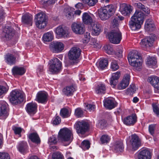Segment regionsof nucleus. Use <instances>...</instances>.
Here are the masks:
<instances>
[{"mask_svg": "<svg viewBox=\"0 0 159 159\" xmlns=\"http://www.w3.org/2000/svg\"><path fill=\"white\" fill-rule=\"evenodd\" d=\"M145 18L144 13L139 10H136L129 21V25L131 30L135 31L139 29L143 24Z\"/></svg>", "mask_w": 159, "mask_h": 159, "instance_id": "1", "label": "nucleus"}, {"mask_svg": "<svg viewBox=\"0 0 159 159\" xmlns=\"http://www.w3.org/2000/svg\"><path fill=\"white\" fill-rule=\"evenodd\" d=\"M141 59L140 55L136 50H133L130 52L128 56V60L129 64L139 71L142 68V62Z\"/></svg>", "mask_w": 159, "mask_h": 159, "instance_id": "2", "label": "nucleus"}, {"mask_svg": "<svg viewBox=\"0 0 159 159\" xmlns=\"http://www.w3.org/2000/svg\"><path fill=\"white\" fill-rule=\"evenodd\" d=\"M114 6L109 5L103 7L99 13V16L102 20H106L113 15L115 12Z\"/></svg>", "mask_w": 159, "mask_h": 159, "instance_id": "3", "label": "nucleus"}, {"mask_svg": "<svg viewBox=\"0 0 159 159\" xmlns=\"http://www.w3.org/2000/svg\"><path fill=\"white\" fill-rule=\"evenodd\" d=\"M72 133L71 131L67 128H63L60 130L58 134V139L62 141L67 142L68 145L72 141Z\"/></svg>", "mask_w": 159, "mask_h": 159, "instance_id": "4", "label": "nucleus"}, {"mask_svg": "<svg viewBox=\"0 0 159 159\" xmlns=\"http://www.w3.org/2000/svg\"><path fill=\"white\" fill-rule=\"evenodd\" d=\"M24 95L17 89L12 91L10 93V101L12 104H20L24 100Z\"/></svg>", "mask_w": 159, "mask_h": 159, "instance_id": "5", "label": "nucleus"}, {"mask_svg": "<svg viewBox=\"0 0 159 159\" xmlns=\"http://www.w3.org/2000/svg\"><path fill=\"white\" fill-rule=\"evenodd\" d=\"M20 52L15 49L10 51L5 56L4 60L5 62L8 65H12L15 64L16 59L19 57Z\"/></svg>", "mask_w": 159, "mask_h": 159, "instance_id": "6", "label": "nucleus"}, {"mask_svg": "<svg viewBox=\"0 0 159 159\" xmlns=\"http://www.w3.org/2000/svg\"><path fill=\"white\" fill-rule=\"evenodd\" d=\"M49 71L52 74H55L60 71L62 63L59 59L54 58L49 61Z\"/></svg>", "mask_w": 159, "mask_h": 159, "instance_id": "7", "label": "nucleus"}, {"mask_svg": "<svg viewBox=\"0 0 159 159\" xmlns=\"http://www.w3.org/2000/svg\"><path fill=\"white\" fill-rule=\"evenodd\" d=\"M35 17V22L36 27L39 29L44 28L47 23L45 15L40 12L36 15Z\"/></svg>", "mask_w": 159, "mask_h": 159, "instance_id": "8", "label": "nucleus"}, {"mask_svg": "<svg viewBox=\"0 0 159 159\" xmlns=\"http://www.w3.org/2000/svg\"><path fill=\"white\" fill-rule=\"evenodd\" d=\"M15 32V30L11 27L5 26L3 30L2 40L6 42L11 40L14 36Z\"/></svg>", "mask_w": 159, "mask_h": 159, "instance_id": "9", "label": "nucleus"}, {"mask_svg": "<svg viewBox=\"0 0 159 159\" xmlns=\"http://www.w3.org/2000/svg\"><path fill=\"white\" fill-rule=\"evenodd\" d=\"M108 39L110 41L114 43H119L121 39V34L119 29L112 30L108 34Z\"/></svg>", "mask_w": 159, "mask_h": 159, "instance_id": "10", "label": "nucleus"}, {"mask_svg": "<svg viewBox=\"0 0 159 159\" xmlns=\"http://www.w3.org/2000/svg\"><path fill=\"white\" fill-rule=\"evenodd\" d=\"M89 125L85 120L77 121L75 124V129L77 134H84L89 129Z\"/></svg>", "mask_w": 159, "mask_h": 159, "instance_id": "11", "label": "nucleus"}, {"mask_svg": "<svg viewBox=\"0 0 159 159\" xmlns=\"http://www.w3.org/2000/svg\"><path fill=\"white\" fill-rule=\"evenodd\" d=\"M154 35L150 36L142 39L140 43V45L143 49L147 50L153 46V43L155 39Z\"/></svg>", "mask_w": 159, "mask_h": 159, "instance_id": "12", "label": "nucleus"}, {"mask_svg": "<svg viewBox=\"0 0 159 159\" xmlns=\"http://www.w3.org/2000/svg\"><path fill=\"white\" fill-rule=\"evenodd\" d=\"M130 143L132 149L134 151L137 150L141 145V140L135 134H134L131 135Z\"/></svg>", "mask_w": 159, "mask_h": 159, "instance_id": "13", "label": "nucleus"}, {"mask_svg": "<svg viewBox=\"0 0 159 159\" xmlns=\"http://www.w3.org/2000/svg\"><path fill=\"white\" fill-rule=\"evenodd\" d=\"M48 94L44 91H39L37 93L35 100L39 103L45 104L48 100Z\"/></svg>", "mask_w": 159, "mask_h": 159, "instance_id": "14", "label": "nucleus"}, {"mask_svg": "<svg viewBox=\"0 0 159 159\" xmlns=\"http://www.w3.org/2000/svg\"><path fill=\"white\" fill-rule=\"evenodd\" d=\"M81 53L80 49L77 48H72L68 53V57L70 60L73 61H76L79 57Z\"/></svg>", "mask_w": 159, "mask_h": 159, "instance_id": "15", "label": "nucleus"}, {"mask_svg": "<svg viewBox=\"0 0 159 159\" xmlns=\"http://www.w3.org/2000/svg\"><path fill=\"white\" fill-rule=\"evenodd\" d=\"M68 28L64 25H61L54 30L56 35L58 37L66 36L68 34Z\"/></svg>", "mask_w": 159, "mask_h": 159, "instance_id": "16", "label": "nucleus"}, {"mask_svg": "<svg viewBox=\"0 0 159 159\" xmlns=\"http://www.w3.org/2000/svg\"><path fill=\"white\" fill-rule=\"evenodd\" d=\"M152 154L148 149H142L137 153L136 159H151Z\"/></svg>", "mask_w": 159, "mask_h": 159, "instance_id": "17", "label": "nucleus"}, {"mask_svg": "<svg viewBox=\"0 0 159 159\" xmlns=\"http://www.w3.org/2000/svg\"><path fill=\"white\" fill-rule=\"evenodd\" d=\"M120 10L122 15L128 16L132 11V7L130 5L123 3L120 5Z\"/></svg>", "mask_w": 159, "mask_h": 159, "instance_id": "18", "label": "nucleus"}, {"mask_svg": "<svg viewBox=\"0 0 159 159\" xmlns=\"http://www.w3.org/2000/svg\"><path fill=\"white\" fill-rule=\"evenodd\" d=\"M7 105L5 101H0V117H2L3 119H6L9 115L7 109Z\"/></svg>", "mask_w": 159, "mask_h": 159, "instance_id": "19", "label": "nucleus"}, {"mask_svg": "<svg viewBox=\"0 0 159 159\" xmlns=\"http://www.w3.org/2000/svg\"><path fill=\"white\" fill-rule=\"evenodd\" d=\"M137 121V116L135 114H132L124 118L123 122L126 125H133Z\"/></svg>", "mask_w": 159, "mask_h": 159, "instance_id": "20", "label": "nucleus"}, {"mask_svg": "<svg viewBox=\"0 0 159 159\" xmlns=\"http://www.w3.org/2000/svg\"><path fill=\"white\" fill-rule=\"evenodd\" d=\"M37 105L35 102H30L27 103L25 107L26 112L30 115H33L37 111Z\"/></svg>", "mask_w": 159, "mask_h": 159, "instance_id": "21", "label": "nucleus"}, {"mask_svg": "<svg viewBox=\"0 0 159 159\" xmlns=\"http://www.w3.org/2000/svg\"><path fill=\"white\" fill-rule=\"evenodd\" d=\"M130 76L128 74L125 75L121 82L118 85V88L120 90L125 89L129 84Z\"/></svg>", "mask_w": 159, "mask_h": 159, "instance_id": "22", "label": "nucleus"}, {"mask_svg": "<svg viewBox=\"0 0 159 159\" xmlns=\"http://www.w3.org/2000/svg\"><path fill=\"white\" fill-rule=\"evenodd\" d=\"M91 26L92 29V34L93 35L98 36L102 31V26L98 22H94Z\"/></svg>", "mask_w": 159, "mask_h": 159, "instance_id": "23", "label": "nucleus"}, {"mask_svg": "<svg viewBox=\"0 0 159 159\" xmlns=\"http://www.w3.org/2000/svg\"><path fill=\"white\" fill-rule=\"evenodd\" d=\"M71 28L73 31L76 34H82L84 32V28L80 23H73L71 25Z\"/></svg>", "mask_w": 159, "mask_h": 159, "instance_id": "24", "label": "nucleus"}, {"mask_svg": "<svg viewBox=\"0 0 159 159\" xmlns=\"http://www.w3.org/2000/svg\"><path fill=\"white\" fill-rule=\"evenodd\" d=\"M106 87L104 84L100 83L95 87V93L98 95H102L106 92Z\"/></svg>", "mask_w": 159, "mask_h": 159, "instance_id": "25", "label": "nucleus"}, {"mask_svg": "<svg viewBox=\"0 0 159 159\" xmlns=\"http://www.w3.org/2000/svg\"><path fill=\"white\" fill-rule=\"evenodd\" d=\"M120 72H117L112 74L111 77L110 79V85L113 88H114L118 82V80L120 76Z\"/></svg>", "mask_w": 159, "mask_h": 159, "instance_id": "26", "label": "nucleus"}, {"mask_svg": "<svg viewBox=\"0 0 159 159\" xmlns=\"http://www.w3.org/2000/svg\"><path fill=\"white\" fill-rule=\"evenodd\" d=\"M148 80L156 90H159V78L157 76H151L148 78Z\"/></svg>", "mask_w": 159, "mask_h": 159, "instance_id": "27", "label": "nucleus"}, {"mask_svg": "<svg viewBox=\"0 0 159 159\" xmlns=\"http://www.w3.org/2000/svg\"><path fill=\"white\" fill-rule=\"evenodd\" d=\"M104 106L107 109H111L116 106V104L113 99L108 98L104 101Z\"/></svg>", "mask_w": 159, "mask_h": 159, "instance_id": "28", "label": "nucleus"}, {"mask_svg": "<svg viewBox=\"0 0 159 159\" xmlns=\"http://www.w3.org/2000/svg\"><path fill=\"white\" fill-rule=\"evenodd\" d=\"M76 90V88L74 86L70 85L64 88L63 89V92L65 95L69 96L73 95Z\"/></svg>", "mask_w": 159, "mask_h": 159, "instance_id": "29", "label": "nucleus"}, {"mask_svg": "<svg viewBox=\"0 0 159 159\" xmlns=\"http://www.w3.org/2000/svg\"><path fill=\"white\" fill-rule=\"evenodd\" d=\"M27 137L33 143L37 144H39L40 143V139L36 133H30L28 134Z\"/></svg>", "mask_w": 159, "mask_h": 159, "instance_id": "30", "label": "nucleus"}, {"mask_svg": "<svg viewBox=\"0 0 159 159\" xmlns=\"http://www.w3.org/2000/svg\"><path fill=\"white\" fill-rule=\"evenodd\" d=\"M28 147L26 142L22 141L18 143L17 148L19 151L22 153L26 152L28 150Z\"/></svg>", "mask_w": 159, "mask_h": 159, "instance_id": "31", "label": "nucleus"}, {"mask_svg": "<svg viewBox=\"0 0 159 159\" xmlns=\"http://www.w3.org/2000/svg\"><path fill=\"white\" fill-rule=\"evenodd\" d=\"M13 74L15 75H22L26 72L25 69L23 67H19L17 66H14L12 69Z\"/></svg>", "mask_w": 159, "mask_h": 159, "instance_id": "32", "label": "nucleus"}, {"mask_svg": "<svg viewBox=\"0 0 159 159\" xmlns=\"http://www.w3.org/2000/svg\"><path fill=\"white\" fill-rule=\"evenodd\" d=\"M52 47L55 52L58 53L64 49V45L62 42H56L53 43Z\"/></svg>", "mask_w": 159, "mask_h": 159, "instance_id": "33", "label": "nucleus"}, {"mask_svg": "<svg viewBox=\"0 0 159 159\" xmlns=\"http://www.w3.org/2000/svg\"><path fill=\"white\" fill-rule=\"evenodd\" d=\"M82 20L85 24L91 25L94 22H93V19L90 15L87 12H84L82 15Z\"/></svg>", "mask_w": 159, "mask_h": 159, "instance_id": "34", "label": "nucleus"}, {"mask_svg": "<svg viewBox=\"0 0 159 159\" xmlns=\"http://www.w3.org/2000/svg\"><path fill=\"white\" fill-rule=\"evenodd\" d=\"M53 38V32L50 31L44 33L42 37V39L44 42H49L52 41Z\"/></svg>", "mask_w": 159, "mask_h": 159, "instance_id": "35", "label": "nucleus"}, {"mask_svg": "<svg viewBox=\"0 0 159 159\" xmlns=\"http://www.w3.org/2000/svg\"><path fill=\"white\" fill-rule=\"evenodd\" d=\"M108 64V61L106 58L101 59L99 62L96 63V65L98 68L102 70L104 69L107 67Z\"/></svg>", "mask_w": 159, "mask_h": 159, "instance_id": "36", "label": "nucleus"}, {"mask_svg": "<svg viewBox=\"0 0 159 159\" xmlns=\"http://www.w3.org/2000/svg\"><path fill=\"white\" fill-rule=\"evenodd\" d=\"M146 64L149 67L155 68L156 67V59L155 57L148 56L146 62Z\"/></svg>", "mask_w": 159, "mask_h": 159, "instance_id": "37", "label": "nucleus"}, {"mask_svg": "<svg viewBox=\"0 0 159 159\" xmlns=\"http://www.w3.org/2000/svg\"><path fill=\"white\" fill-rule=\"evenodd\" d=\"M22 22L23 23L27 25H32V17L29 14H25L22 16Z\"/></svg>", "mask_w": 159, "mask_h": 159, "instance_id": "38", "label": "nucleus"}, {"mask_svg": "<svg viewBox=\"0 0 159 159\" xmlns=\"http://www.w3.org/2000/svg\"><path fill=\"white\" fill-rule=\"evenodd\" d=\"M155 25L154 22L152 19L146 20L145 23V28L146 30H152L155 27Z\"/></svg>", "mask_w": 159, "mask_h": 159, "instance_id": "39", "label": "nucleus"}, {"mask_svg": "<svg viewBox=\"0 0 159 159\" xmlns=\"http://www.w3.org/2000/svg\"><path fill=\"white\" fill-rule=\"evenodd\" d=\"M124 148L122 143L119 141H116L114 145V150L116 152H121L123 150Z\"/></svg>", "mask_w": 159, "mask_h": 159, "instance_id": "40", "label": "nucleus"}, {"mask_svg": "<svg viewBox=\"0 0 159 159\" xmlns=\"http://www.w3.org/2000/svg\"><path fill=\"white\" fill-rule=\"evenodd\" d=\"M70 113L68 109L66 108H63L60 110V114L61 116L63 118H67L70 115Z\"/></svg>", "mask_w": 159, "mask_h": 159, "instance_id": "41", "label": "nucleus"}, {"mask_svg": "<svg viewBox=\"0 0 159 159\" xmlns=\"http://www.w3.org/2000/svg\"><path fill=\"white\" fill-rule=\"evenodd\" d=\"M80 147L84 150L88 149L90 147L89 141L87 140H84L81 143Z\"/></svg>", "mask_w": 159, "mask_h": 159, "instance_id": "42", "label": "nucleus"}, {"mask_svg": "<svg viewBox=\"0 0 159 159\" xmlns=\"http://www.w3.org/2000/svg\"><path fill=\"white\" fill-rule=\"evenodd\" d=\"M137 7L138 8L142 10L146 14H149L150 13V10L149 8L141 3L139 2L137 3Z\"/></svg>", "mask_w": 159, "mask_h": 159, "instance_id": "43", "label": "nucleus"}, {"mask_svg": "<svg viewBox=\"0 0 159 159\" xmlns=\"http://www.w3.org/2000/svg\"><path fill=\"white\" fill-rule=\"evenodd\" d=\"M90 39V33L89 32H86L84 33V37L82 39L81 42L84 43L86 44L89 42Z\"/></svg>", "mask_w": 159, "mask_h": 159, "instance_id": "44", "label": "nucleus"}, {"mask_svg": "<svg viewBox=\"0 0 159 159\" xmlns=\"http://www.w3.org/2000/svg\"><path fill=\"white\" fill-rule=\"evenodd\" d=\"M110 139V137L107 135L104 134L100 138V141L102 144H107L109 142Z\"/></svg>", "mask_w": 159, "mask_h": 159, "instance_id": "45", "label": "nucleus"}, {"mask_svg": "<svg viewBox=\"0 0 159 159\" xmlns=\"http://www.w3.org/2000/svg\"><path fill=\"white\" fill-rule=\"evenodd\" d=\"M110 68L112 70L115 71L119 68V66L117 61L114 60L112 61L111 64Z\"/></svg>", "mask_w": 159, "mask_h": 159, "instance_id": "46", "label": "nucleus"}, {"mask_svg": "<svg viewBox=\"0 0 159 159\" xmlns=\"http://www.w3.org/2000/svg\"><path fill=\"white\" fill-rule=\"evenodd\" d=\"M75 114L77 117H81L83 116L84 111L81 108H78L75 109Z\"/></svg>", "mask_w": 159, "mask_h": 159, "instance_id": "47", "label": "nucleus"}, {"mask_svg": "<svg viewBox=\"0 0 159 159\" xmlns=\"http://www.w3.org/2000/svg\"><path fill=\"white\" fill-rule=\"evenodd\" d=\"M9 89V87L7 84L5 85H0V96L3 94L6 93Z\"/></svg>", "mask_w": 159, "mask_h": 159, "instance_id": "48", "label": "nucleus"}, {"mask_svg": "<svg viewBox=\"0 0 159 159\" xmlns=\"http://www.w3.org/2000/svg\"><path fill=\"white\" fill-rule=\"evenodd\" d=\"M63 155L60 152H55L52 155V159H64Z\"/></svg>", "mask_w": 159, "mask_h": 159, "instance_id": "49", "label": "nucleus"}, {"mask_svg": "<svg viewBox=\"0 0 159 159\" xmlns=\"http://www.w3.org/2000/svg\"><path fill=\"white\" fill-rule=\"evenodd\" d=\"M57 137L55 136L52 135L48 139V143L49 145H52L57 143Z\"/></svg>", "mask_w": 159, "mask_h": 159, "instance_id": "50", "label": "nucleus"}, {"mask_svg": "<svg viewBox=\"0 0 159 159\" xmlns=\"http://www.w3.org/2000/svg\"><path fill=\"white\" fill-rule=\"evenodd\" d=\"M83 2L90 6H94L97 2L98 0H81Z\"/></svg>", "mask_w": 159, "mask_h": 159, "instance_id": "51", "label": "nucleus"}, {"mask_svg": "<svg viewBox=\"0 0 159 159\" xmlns=\"http://www.w3.org/2000/svg\"><path fill=\"white\" fill-rule=\"evenodd\" d=\"M106 52L109 54L112 55L113 53V48L111 45H108L104 47Z\"/></svg>", "mask_w": 159, "mask_h": 159, "instance_id": "52", "label": "nucleus"}, {"mask_svg": "<svg viewBox=\"0 0 159 159\" xmlns=\"http://www.w3.org/2000/svg\"><path fill=\"white\" fill-rule=\"evenodd\" d=\"M84 106L85 107V109L90 111L94 110L95 108V106L93 104L85 103Z\"/></svg>", "mask_w": 159, "mask_h": 159, "instance_id": "53", "label": "nucleus"}, {"mask_svg": "<svg viewBox=\"0 0 159 159\" xmlns=\"http://www.w3.org/2000/svg\"><path fill=\"white\" fill-rule=\"evenodd\" d=\"M61 122L60 117L58 116H56L52 119V124L57 125L59 124Z\"/></svg>", "mask_w": 159, "mask_h": 159, "instance_id": "54", "label": "nucleus"}, {"mask_svg": "<svg viewBox=\"0 0 159 159\" xmlns=\"http://www.w3.org/2000/svg\"><path fill=\"white\" fill-rule=\"evenodd\" d=\"M14 133L16 134L19 135V136L21 137V132L22 131L23 129L20 127H15L13 128Z\"/></svg>", "mask_w": 159, "mask_h": 159, "instance_id": "55", "label": "nucleus"}, {"mask_svg": "<svg viewBox=\"0 0 159 159\" xmlns=\"http://www.w3.org/2000/svg\"><path fill=\"white\" fill-rule=\"evenodd\" d=\"M0 159H10V158L8 153L0 152Z\"/></svg>", "mask_w": 159, "mask_h": 159, "instance_id": "56", "label": "nucleus"}, {"mask_svg": "<svg viewBox=\"0 0 159 159\" xmlns=\"http://www.w3.org/2000/svg\"><path fill=\"white\" fill-rule=\"evenodd\" d=\"M127 92L129 93H133L136 91V86L134 85H130L129 87L128 88Z\"/></svg>", "mask_w": 159, "mask_h": 159, "instance_id": "57", "label": "nucleus"}, {"mask_svg": "<svg viewBox=\"0 0 159 159\" xmlns=\"http://www.w3.org/2000/svg\"><path fill=\"white\" fill-rule=\"evenodd\" d=\"M155 125L154 124H152L150 125L148 127V130L150 134L153 135L155 131Z\"/></svg>", "mask_w": 159, "mask_h": 159, "instance_id": "58", "label": "nucleus"}, {"mask_svg": "<svg viewBox=\"0 0 159 159\" xmlns=\"http://www.w3.org/2000/svg\"><path fill=\"white\" fill-rule=\"evenodd\" d=\"M90 44L93 46L94 48L97 47L99 46L98 42L97 39L93 38H92L91 39Z\"/></svg>", "mask_w": 159, "mask_h": 159, "instance_id": "59", "label": "nucleus"}, {"mask_svg": "<svg viewBox=\"0 0 159 159\" xmlns=\"http://www.w3.org/2000/svg\"><path fill=\"white\" fill-rule=\"evenodd\" d=\"M152 106L154 112L157 116H159V107L156 104H152Z\"/></svg>", "mask_w": 159, "mask_h": 159, "instance_id": "60", "label": "nucleus"}, {"mask_svg": "<svg viewBox=\"0 0 159 159\" xmlns=\"http://www.w3.org/2000/svg\"><path fill=\"white\" fill-rule=\"evenodd\" d=\"M122 49L118 48L117 51L115 52V55L118 58H121L122 56Z\"/></svg>", "mask_w": 159, "mask_h": 159, "instance_id": "61", "label": "nucleus"}, {"mask_svg": "<svg viewBox=\"0 0 159 159\" xmlns=\"http://www.w3.org/2000/svg\"><path fill=\"white\" fill-rule=\"evenodd\" d=\"M43 66L42 65L39 66L37 69L36 72L38 75H40L43 73Z\"/></svg>", "mask_w": 159, "mask_h": 159, "instance_id": "62", "label": "nucleus"}, {"mask_svg": "<svg viewBox=\"0 0 159 159\" xmlns=\"http://www.w3.org/2000/svg\"><path fill=\"white\" fill-rule=\"evenodd\" d=\"M99 125H100V127L102 129H103L107 126L106 122L104 120H101L99 123Z\"/></svg>", "mask_w": 159, "mask_h": 159, "instance_id": "63", "label": "nucleus"}, {"mask_svg": "<svg viewBox=\"0 0 159 159\" xmlns=\"http://www.w3.org/2000/svg\"><path fill=\"white\" fill-rule=\"evenodd\" d=\"M66 17L67 19H73L75 17V15H74L73 12H70L68 13L66 15Z\"/></svg>", "mask_w": 159, "mask_h": 159, "instance_id": "64", "label": "nucleus"}]
</instances>
